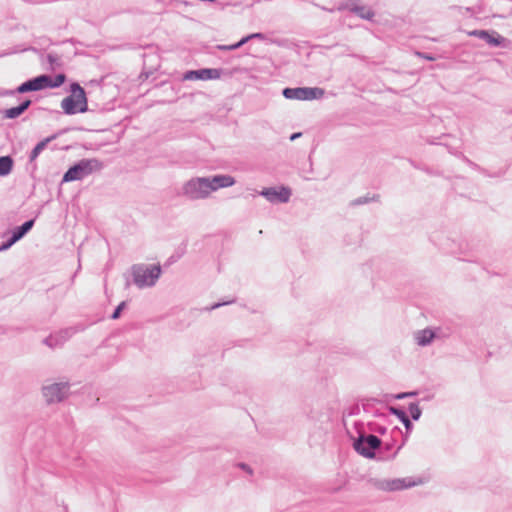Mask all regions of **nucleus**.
Listing matches in <instances>:
<instances>
[{
    "label": "nucleus",
    "instance_id": "f257e3e1",
    "mask_svg": "<svg viewBox=\"0 0 512 512\" xmlns=\"http://www.w3.org/2000/svg\"><path fill=\"white\" fill-rule=\"evenodd\" d=\"M61 108L68 115L85 113L88 110L85 90L78 83L71 84L70 95L62 99Z\"/></svg>",
    "mask_w": 512,
    "mask_h": 512
},
{
    "label": "nucleus",
    "instance_id": "f03ea898",
    "mask_svg": "<svg viewBox=\"0 0 512 512\" xmlns=\"http://www.w3.org/2000/svg\"><path fill=\"white\" fill-rule=\"evenodd\" d=\"M65 75L59 74L53 80L51 77L46 75L38 76L32 80H29L18 87V92L24 93L27 91H37L43 88L59 87L65 82Z\"/></svg>",
    "mask_w": 512,
    "mask_h": 512
},
{
    "label": "nucleus",
    "instance_id": "7ed1b4c3",
    "mask_svg": "<svg viewBox=\"0 0 512 512\" xmlns=\"http://www.w3.org/2000/svg\"><path fill=\"white\" fill-rule=\"evenodd\" d=\"M161 273L160 266L150 267L138 266L134 268V281L139 287L151 286L159 278Z\"/></svg>",
    "mask_w": 512,
    "mask_h": 512
},
{
    "label": "nucleus",
    "instance_id": "20e7f679",
    "mask_svg": "<svg viewBox=\"0 0 512 512\" xmlns=\"http://www.w3.org/2000/svg\"><path fill=\"white\" fill-rule=\"evenodd\" d=\"M97 167L98 162L96 160H82L64 174L63 181L70 182L80 180L89 175L93 169Z\"/></svg>",
    "mask_w": 512,
    "mask_h": 512
},
{
    "label": "nucleus",
    "instance_id": "39448f33",
    "mask_svg": "<svg viewBox=\"0 0 512 512\" xmlns=\"http://www.w3.org/2000/svg\"><path fill=\"white\" fill-rule=\"evenodd\" d=\"M209 186V178L192 179L185 185L184 192L192 199H201L212 192Z\"/></svg>",
    "mask_w": 512,
    "mask_h": 512
},
{
    "label": "nucleus",
    "instance_id": "423d86ee",
    "mask_svg": "<svg viewBox=\"0 0 512 512\" xmlns=\"http://www.w3.org/2000/svg\"><path fill=\"white\" fill-rule=\"evenodd\" d=\"M283 95L288 99L311 100L321 97L323 91L319 88H286Z\"/></svg>",
    "mask_w": 512,
    "mask_h": 512
},
{
    "label": "nucleus",
    "instance_id": "0eeeda50",
    "mask_svg": "<svg viewBox=\"0 0 512 512\" xmlns=\"http://www.w3.org/2000/svg\"><path fill=\"white\" fill-rule=\"evenodd\" d=\"M380 439L377 436L369 435L361 437L354 443V448L361 455L371 458L374 456V450L380 446Z\"/></svg>",
    "mask_w": 512,
    "mask_h": 512
},
{
    "label": "nucleus",
    "instance_id": "6e6552de",
    "mask_svg": "<svg viewBox=\"0 0 512 512\" xmlns=\"http://www.w3.org/2000/svg\"><path fill=\"white\" fill-rule=\"evenodd\" d=\"M68 393V384H52L43 388V395L48 403L62 401Z\"/></svg>",
    "mask_w": 512,
    "mask_h": 512
},
{
    "label": "nucleus",
    "instance_id": "1a4fd4ad",
    "mask_svg": "<svg viewBox=\"0 0 512 512\" xmlns=\"http://www.w3.org/2000/svg\"><path fill=\"white\" fill-rule=\"evenodd\" d=\"M263 195L270 202L286 203L291 196V190L288 187H272L262 190Z\"/></svg>",
    "mask_w": 512,
    "mask_h": 512
},
{
    "label": "nucleus",
    "instance_id": "9d476101",
    "mask_svg": "<svg viewBox=\"0 0 512 512\" xmlns=\"http://www.w3.org/2000/svg\"><path fill=\"white\" fill-rule=\"evenodd\" d=\"M414 483L406 482L404 479L382 480L376 483V487L382 491H399L411 487Z\"/></svg>",
    "mask_w": 512,
    "mask_h": 512
},
{
    "label": "nucleus",
    "instance_id": "9b49d317",
    "mask_svg": "<svg viewBox=\"0 0 512 512\" xmlns=\"http://www.w3.org/2000/svg\"><path fill=\"white\" fill-rule=\"evenodd\" d=\"M221 76V72L218 69H200L195 71H189L185 75V79L189 80H211V79H219Z\"/></svg>",
    "mask_w": 512,
    "mask_h": 512
},
{
    "label": "nucleus",
    "instance_id": "f8f14e48",
    "mask_svg": "<svg viewBox=\"0 0 512 512\" xmlns=\"http://www.w3.org/2000/svg\"><path fill=\"white\" fill-rule=\"evenodd\" d=\"M33 224H34V221L30 220V221L25 222L22 226L18 227L14 231L12 238L7 243H4L0 247V250L8 249L15 242H17L19 239H21L33 227Z\"/></svg>",
    "mask_w": 512,
    "mask_h": 512
},
{
    "label": "nucleus",
    "instance_id": "ddd939ff",
    "mask_svg": "<svg viewBox=\"0 0 512 512\" xmlns=\"http://www.w3.org/2000/svg\"><path fill=\"white\" fill-rule=\"evenodd\" d=\"M234 183V178L229 175H217L214 176L212 179H209V187L211 191H216L219 188L230 187Z\"/></svg>",
    "mask_w": 512,
    "mask_h": 512
},
{
    "label": "nucleus",
    "instance_id": "4468645a",
    "mask_svg": "<svg viewBox=\"0 0 512 512\" xmlns=\"http://www.w3.org/2000/svg\"><path fill=\"white\" fill-rule=\"evenodd\" d=\"M30 103V100H26L17 107L6 109L4 111V116L9 119L17 118L29 107Z\"/></svg>",
    "mask_w": 512,
    "mask_h": 512
},
{
    "label": "nucleus",
    "instance_id": "2eb2a0df",
    "mask_svg": "<svg viewBox=\"0 0 512 512\" xmlns=\"http://www.w3.org/2000/svg\"><path fill=\"white\" fill-rule=\"evenodd\" d=\"M434 338V332L429 329L419 331L416 334V341L418 345L424 346L432 341Z\"/></svg>",
    "mask_w": 512,
    "mask_h": 512
},
{
    "label": "nucleus",
    "instance_id": "dca6fc26",
    "mask_svg": "<svg viewBox=\"0 0 512 512\" xmlns=\"http://www.w3.org/2000/svg\"><path fill=\"white\" fill-rule=\"evenodd\" d=\"M13 166V160L9 156L0 157V176L8 175Z\"/></svg>",
    "mask_w": 512,
    "mask_h": 512
},
{
    "label": "nucleus",
    "instance_id": "f3484780",
    "mask_svg": "<svg viewBox=\"0 0 512 512\" xmlns=\"http://www.w3.org/2000/svg\"><path fill=\"white\" fill-rule=\"evenodd\" d=\"M261 37H262V35L259 34V33L251 34L249 36L244 37L243 39H241L236 44H233V45H222V46H218V48L221 49V50H234V49L239 48L240 46H242L243 44H245L246 42H248L252 38H261Z\"/></svg>",
    "mask_w": 512,
    "mask_h": 512
},
{
    "label": "nucleus",
    "instance_id": "a211bd4d",
    "mask_svg": "<svg viewBox=\"0 0 512 512\" xmlns=\"http://www.w3.org/2000/svg\"><path fill=\"white\" fill-rule=\"evenodd\" d=\"M53 139V137L51 138H46L44 140H42L41 142H39L35 148L33 149L32 153H31V160H35L37 158V156L44 150V148L46 147L47 143Z\"/></svg>",
    "mask_w": 512,
    "mask_h": 512
},
{
    "label": "nucleus",
    "instance_id": "6ab92c4d",
    "mask_svg": "<svg viewBox=\"0 0 512 512\" xmlns=\"http://www.w3.org/2000/svg\"><path fill=\"white\" fill-rule=\"evenodd\" d=\"M475 35H478L479 37L485 39L489 44H492V45H498L500 44V41L498 38L494 37V36H491L489 35L487 32L485 31H479V32H474Z\"/></svg>",
    "mask_w": 512,
    "mask_h": 512
},
{
    "label": "nucleus",
    "instance_id": "aec40b11",
    "mask_svg": "<svg viewBox=\"0 0 512 512\" xmlns=\"http://www.w3.org/2000/svg\"><path fill=\"white\" fill-rule=\"evenodd\" d=\"M355 11L362 17V18H365V19H370L372 16H373V12L368 9V8H365V7H359V8H356Z\"/></svg>",
    "mask_w": 512,
    "mask_h": 512
},
{
    "label": "nucleus",
    "instance_id": "412c9836",
    "mask_svg": "<svg viewBox=\"0 0 512 512\" xmlns=\"http://www.w3.org/2000/svg\"><path fill=\"white\" fill-rule=\"evenodd\" d=\"M409 412L413 419L417 420L421 415V410L418 405L416 404H410L409 406Z\"/></svg>",
    "mask_w": 512,
    "mask_h": 512
},
{
    "label": "nucleus",
    "instance_id": "4be33fe9",
    "mask_svg": "<svg viewBox=\"0 0 512 512\" xmlns=\"http://www.w3.org/2000/svg\"><path fill=\"white\" fill-rule=\"evenodd\" d=\"M391 411L402 421L407 415L405 414L404 411L402 410H399V409H396V408H391Z\"/></svg>",
    "mask_w": 512,
    "mask_h": 512
},
{
    "label": "nucleus",
    "instance_id": "5701e85b",
    "mask_svg": "<svg viewBox=\"0 0 512 512\" xmlns=\"http://www.w3.org/2000/svg\"><path fill=\"white\" fill-rule=\"evenodd\" d=\"M124 306H125V302H122L119 304V306L116 308V310L114 311V313L112 315L113 319H117L119 317L120 312L124 308Z\"/></svg>",
    "mask_w": 512,
    "mask_h": 512
},
{
    "label": "nucleus",
    "instance_id": "b1692460",
    "mask_svg": "<svg viewBox=\"0 0 512 512\" xmlns=\"http://www.w3.org/2000/svg\"><path fill=\"white\" fill-rule=\"evenodd\" d=\"M402 422H403V424L405 425V427H406L407 429H410V427H411V422H410V420H409V418H408L407 416L402 420Z\"/></svg>",
    "mask_w": 512,
    "mask_h": 512
},
{
    "label": "nucleus",
    "instance_id": "393cba45",
    "mask_svg": "<svg viewBox=\"0 0 512 512\" xmlns=\"http://www.w3.org/2000/svg\"><path fill=\"white\" fill-rule=\"evenodd\" d=\"M301 134L300 133H295L291 136V140H294L296 138H298Z\"/></svg>",
    "mask_w": 512,
    "mask_h": 512
}]
</instances>
